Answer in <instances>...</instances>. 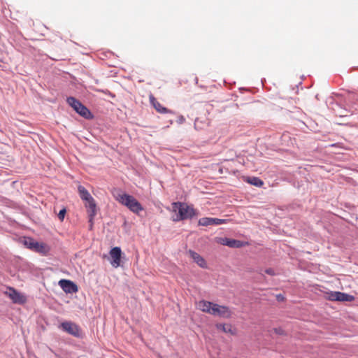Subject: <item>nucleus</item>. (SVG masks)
Returning a JSON list of instances; mask_svg holds the SVG:
<instances>
[{
  "mask_svg": "<svg viewBox=\"0 0 358 358\" xmlns=\"http://www.w3.org/2000/svg\"><path fill=\"white\" fill-rule=\"evenodd\" d=\"M113 196L115 199L122 205L127 206L131 212L138 214L143 210L142 205L131 195L115 190Z\"/></svg>",
  "mask_w": 358,
  "mask_h": 358,
  "instance_id": "f257e3e1",
  "label": "nucleus"
},
{
  "mask_svg": "<svg viewBox=\"0 0 358 358\" xmlns=\"http://www.w3.org/2000/svg\"><path fill=\"white\" fill-rule=\"evenodd\" d=\"M172 208L173 212H178L176 217L173 218L175 222L192 219L194 216L196 215V210L186 203L174 202L172 203Z\"/></svg>",
  "mask_w": 358,
  "mask_h": 358,
  "instance_id": "f03ea898",
  "label": "nucleus"
},
{
  "mask_svg": "<svg viewBox=\"0 0 358 358\" xmlns=\"http://www.w3.org/2000/svg\"><path fill=\"white\" fill-rule=\"evenodd\" d=\"M66 101L80 116L87 120L93 117L90 110L76 98L69 96L67 98Z\"/></svg>",
  "mask_w": 358,
  "mask_h": 358,
  "instance_id": "7ed1b4c3",
  "label": "nucleus"
},
{
  "mask_svg": "<svg viewBox=\"0 0 358 358\" xmlns=\"http://www.w3.org/2000/svg\"><path fill=\"white\" fill-rule=\"evenodd\" d=\"M327 299L333 301L351 302L355 300L354 296L341 292H327Z\"/></svg>",
  "mask_w": 358,
  "mask_h": 358,
  "instance_id": "20e7f679",
  "label": "nucleus"
},
{
  "mask_svg": "<svg viewBox=\"0 0 358 358\" xmlns=\"http://www.w3.org/2000/svg\"><path fill=\"white\" fill-rule=\"evenodd\" d=\"M212 315L219 316L223 318H229L232 314L231 310L225 306H220L215 303L213 308L211 310Z\"/></svg>",
  "mask_w": 358,
  "mask_h": 358,
  "instance_id": "39448f33",
  "label": "nucleus"
},
{
  "mask_svg": "<svg viewBox=\"0 0 358 358\" xmlns=\"http://www.w3.org/2000/svg\"><path fill=\"white\" fill-rule=\"evenodd\" d=\"M61 328L62 329L63 331L69 333V334L73 336L79 337L80 335V327L77 324L71 322H62L61 324Z\"/></svg>",
  "mask_w": 358,
  "mask_h": 358,
  "instance_id": "423d86ee",
  "label": "nucleus"
},
{
  "mask_svg": "<svg viewBox=\"0 0 358 358\" xmlns=\"http://www.w3.org/2000/svg\"><path fill=\"white\" fill-rule=\"evenodd\" d=\"M59 285L63 291L67 294L76 293L78 290L77 285L69 280L62 279L59 281Z\"/></svg>",
  "mask_w": 358,
  "mask_h": 358,
  "instance_id": "0eeeda50",
  "label": "nucleus"
},
{
  "mask_svg": "<svg viewBox=\"0 0 358 358\" xmlns=\"http://www.w3.org/2000/svg\"><path fill=\"white\" fill-rule=\"evenodd\" d=\"M85 207L87 208L89 222L90 223V228H92L93 225L94 217L96 214V204L94 199L92 198L90 200L86 201Z\"/></svg>",
  "mask_w": 358,
  "mask_h": 358,
  "instance_id": "6e6552de",
  "label": "nucleus"
},
{
  "mask_svg": "<svg viewBox=\"0 0 358 358\" xmlns=\"http://www.w3.org/2000/svg\"><path fill=\"white\" fill-rule=\"evenodd\" d=\"M122 250L120 247H114L110 251V255L112 258L110 264L115 268L118 267L120 265Z\"/></svg>",
  "mask_w": 358,
  "mask_h": 358,
  "instance_id": "1a4fd4ad",
  "label": "nucleus"
},
{
  "mask_svg": "<svg viewBox=\"0 0 358 358\" xmlns=\"http://www.w3.org/2000/svg\"><path fill=\"white\" fill-rule=\"evenodd\" d=\"M217 243L232 248H240L244 245V243L241 241L228 238H220Z\"/></svg>",
  "mask_w": 358,
  "mask_h": 358,
  "instance_id": "9d476101",
  "label": "nucleus"
},
{
  "mask_svg": "<svg viewBox=\"0 0 358 358\" xmlns=\"http://www.w3.org/2000/svg\"><path fill=\"white\" fill-rule=\"evenodd\" d=\"M226 222V220L213 218V217H202L199 220V225L209 226V225H219Z\"/></svg>",
  "mask_w": 358,
  "mask_h": 358,
  "instance_id": "9b49d317",
  "label": "nucleus"
},
{
  "mask_svg": "<svg viewBox=\"0 0 358 358\" xmlns=\"http://www.w3.org/2000/svg\"><path fill=\"white\" fill-rule=\"evenodd\" d=\"M8 294L15 303L22 304L25 302L24 296L13 287L9 288Z\"/></svg>",
  "mask_w": 358,
  "mask_h": 358,
  "instance_id": "f8f14e48",
  "label": "nucleus"
},
{
  "mask_svg": "<svg viewBox=\"0 0 358 358\" xmlns=\"http://www.w3.org/2000/svg\"><path fill=\"white\" fill-rule=\"evenodd\" d=\"M150 102L152 106L155 108V109L159 113H172L170 110L162 106V104L157 101V99L154 97L152 94H150Z\"/></svg>",
  "mask_w": 358,
  "mask_h": 358,
  "instance_id": "ddd939ff",
  "label": "nucleus"
},
{
  "mask_svg": "<svg viewBox=\"0 0 358 358\" xmlns=\"http://www.w3.org/2000/svg\"><path fill=\"white\" fill-rule=\"evenodd\" d=\"M214 304L210 301L202 300L199 302L198 306L201 311L212 315L211 310L213 308Z\"/></svg>",
  "mask_w": 358,
  "mask_h": 358,
  "instance_id": "4468645a",
  "label": "nucleus"
},
{
  "mask_svg": "<svg viewBox=\"0 0 358 358\" xmlns=\"http://www.w3.org/2000/svg\"><path fill=\"white\" fill-rule=\"evenodd\" d=\"M189 254L191 257L194 259V262H196L200 267H206L205 259L199 254L192 250H189Z\"/></svg>",
  "mask_w": 358,
  "mask_h": 358,
  "instance_id": "2eb2a0df",
  "label": "nucleus"
},
{
  "mask_svg": "<svg viewBox=\"0 0 358 358\" xmlns=\"http://www.w3.org/2000/svg\"><path fill=\"white\" fill-rule=\"evenodd\" d=\"M33 250L41 253L43 255H46L49 252L50 248L48 246L47 244L43 243H39L37 241V243H36L35 244Z\"/></svg>",
  "mask_w": 358,
  "mask_h": 358,
  "instance_id": "dca6fc26",
  "label": "nucleus"
},
{
  "mask_svg": "<svg viewBox=\"0 0 358 358\" xmlns=\"http://www.w3.org/2000/svg\"><path fill=\"white\" fill-rule=\"evenodd\" d=\"M78 189L80 197L83 200L85 201V202L93 198L90 195L89 192L83 186L79 185L78 187Z\"/></svg>",
  "mask_w": 358,
  "mask_h": 358,
  "instance_id": "f3484780",
  "label": "nucleus"
},
{
  "mask_svg": "<svg viewBox=\"0 0 358 358\" xmlns=\"http://www.w3.org/2000/svg\"><path fill=\"white\" fill-rule=\"evenodd\" d=\"M244 180L248 183L258 187H260L264 185V182L258 177H247Z\"/></svg>",
  "mask_w": 358,
  "mask_h": 358,
  "instance_id": "a211bd4d",
  "label": "nucleus"
},
{
  "mask_svg": "<svg viewBox=\"0 0 358 358\" xmlns=\"http://www.w3.org/2000/svg\"><path fill=\"white\" fill-rule=\"evenodd\" d=\"M24 245L27 246V248L31 249L33 250L36 243V241L34 238L30 237H24L23 241Z\"/></svg>",
  "mask_w": 358,
  "mask_h": 358,
  "instance_id": "6ab92c4d",
  "label": "nucleus"
},
{
  "mask_svg": "<svg viewBox=\"0 0 358 358\" xmlns=\"http://www.w3.org/2000/svg\"><path fill=\"white\" fill-rule=\"evenodd\" d=\"M216 327L217 329L221 330L225 333L233 334L232 329H231V326L230 324H216Z\"/></svg>",
  "mask_w": 358,
  "mask_h": 358,
  "instance_id": "aec40b11",
  "label": "nucleus"
},
{
  "mask_svg": "<svg viewBox=\"0 0 358 358\" xmlns=\"http://www.w3.org/2000/svg\"><path fill=\"white\" fill-rule=\"evenodd\" d=\"M66 208H62V210H60V211L58 213V218L62 221L64 219V216L66 215Z\"/></svg>",
  "mask_w": 358,
  "mask_h": 358,
  "instance_id": "412c9836",
  "label": "nucleus"
},
{
  "mask_svg": "<svg viewBox=\"0 0 358 358\" xmlns=\"http://www.w3.org/2000/svg\"><path fill=\"white\" fill-rule=\"evenodd\" d=\"M265 273H266V274L270 275H275V272H274L273 269H272V268H266V269L265 270Z\"/></svg>",
  "mask_w": 358,
  "mask_h": 358,
  "instance_id": "4be33fe9",
  "label": "nucleus"
},
{
  "mask_svg": "<svg viewBox=\"0 0 358 358\" xmlns=\"http://www.w3.org/2000/svg\"><path fill=\"white\" fill-rule=\"evenodd\" d=\"M185 121V119L182 115L179 116L178 119L177 120L178 124H182Z\"/></svg>",
  "mask_w": 358,
  "mask_h": 358,
  "instance_id": "5701e85b",
  "label": "nucleus"
},
{
  "mask_svg": "<svg viewBox=\"0 0 358 358\" xmlns=\"http://www.w3.org/2000/svg\"><path fill=\"white\" fill-rule=\"evenodd\" d=\"M276 297L278 301H282L285 299L284 296L280 294H278Z\"/></svg>",
  "mask_w": 358,
  "mask_h": 358,
  "instance_id": "b1692460",
  "label": "nucleus"
},
{
  "mask_svg": "<svg viewBox=\"0 0 358 358\" xmlns=\"http://www.w3.org/2000/svg\"><path fill=\"white\" fill-rule=\"evenodd\" d=\"M275 331L278 334H283V330L282 329H275Z\"/></svg>",
  "mask_w": 358,
  "mask_h": 358,
  "instance_id": "393cba45",
  "label": "nucleus"
}]
</instances>
